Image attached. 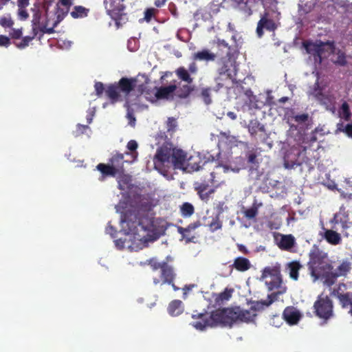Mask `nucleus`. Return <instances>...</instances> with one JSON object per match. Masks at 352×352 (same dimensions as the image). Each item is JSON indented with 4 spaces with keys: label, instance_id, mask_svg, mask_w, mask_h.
Segmentation results:
<instances>
[{
    "label": "nucleus",
    "instance_id": "1",
    "mask_svg": "<svg viewBox=\"0 0 352 352\" xmlns=\"http://www.w3.org/2000/svg\"><path fill=\"white\" fill-rule=\"evenodd\" d=\"M153 163L156 169L160 170L164 167L172 166L175 169H190L197 171L200 169L210 170L212 168L222 167L224 172L228 168L226 166H221L214 159L210 160H201L198 156L187 157V153L181 148H170L167 146L157 148L153 158Z\"/></svg>",
    "mask_w": 352,
    "mask_h": 352
},
{
    "label": "nucleus",
    "instance_id": "2",
    "mask_svg": "<svg viewBox=\"0 0 352 352\" xmlns=\"http://www.w3.org/2000/svg\"><path fill=\"white\" fill-rule=\"evenodd\" d=\"M256 314L255 310L241 309L239 307L219 309L208 314H193L192 318L199 319L192 325L197 329L203 331L206 327H214L219 324L232 327L236 322H250L254 320Z\"/></svg>",
    "mask_w": 352,
    "mask_h": 352
},
{
    "label": "nucleus",
    "instance_id": "3",
    "mask_svg": "<svg viewBox=\"0 0 352 352\" xmlns=\"http://www.w3.org/2000/svg\"><path fill=\"white\" fill-rule=\"evenodd\" d=\"M307 263L310 275L314 280L321 279L327 285V279L331 270L333 269L331 262L329 260L328 254L318 249L309 253Z\"/></svg>",
    "mask_w": 352,
    "mask_h": 352
},
{
    "label": "nucleus",
    "instance_id": "4",
    "mask_svg": "<svg viewBox=\"0 0 352 352\" xmlns=\"http://www.w3.org/2000/svg\"><path fill=\"white\" fill-rule=\"evenodd\" d=\"M152 205L148 201L142 202L138 211L127 210L121 217L122 223H126L129 230L134 234L138 226H141L144 230H150L153 221L147 215L141 217L140 211L148 212L151 210Z\"/></svg>",
    "mask_w": 352,
    "mask_h": 352
},
{
    "label": "nucleus",
    "instance_id": "5",
    "mask_svg": "<svg viewBox=\"0 0 352 352\" xmlns=\"http://www.w3.org/2000/svg\"><path fill=\"white\" fill-rule=\"evenodd\" d=\"M173 259L170 256L166 258V261H158L155 258H151L148 261V265L153 272L160 270V276H154L153 281L155 285H162L166 283H172L176 278V273L174 267L168 264V261Z\"/></svg>",
    "mask_w": 352,
    "mask_h": 352
},
{
    "label": "nucleus",
    "instance_id": "6",
    "mask_svg": "<svg viewBox=\"0 0 352 352\" xmlns=\"http://www.w3.org/2000/svg\"><path fill=\"white\" fill-rule=\"evenodd\" d=\"M126 0H104L103 4L107 14L115 21L117 28L121 27L128 21Z\"/></svg>",
    "mask_w": 352,
    "mask_h": 352
},
{
    "label": "nucleus",
    "instance_id": "7",
    "mask_svg": "<svg viewBox=\"0 0 352 352\" xmlns=\"http://www.w3.org/2000/svg\"><path fill=\"white\" fill-rule=\"evenodd\" d=\"M49 6L50 3L46 1H37L31 8L32 28H37L38 31L41 32L42 35L47 34V32H43L45 30L43 27L47 25L49 16L51 15L50 12H49ZM46 28H50V25H47Z\"/></svg>",
    "mask_w": 352,
    "mask_h": 352
},
{
    "label": "nucleus",
    "instance_id": "8",
    "mask_svg": "<svg viewBox=\"0 0 352 352\" xmlns=\"http://www.w3.org/2000/svg\"><path fill=\"white\" fill-rule=\"evenodd\" d=\"M313 309L316 316L324 322L333 317V300L327 295L323 294L319 295L314 303Z\"/></svg>",
    "mask_w": 352,
    "mask_h": 352
},
{
    "label": "nucleus",
    "instance_id": "9",
    "mask_svg": "<svg viewBox=\"0 0 352 352\" xmlns=\"http://www.w3.org/2000/svg\"><path fill=\"white\" fill-rule=\"evenodd\" d=\"M175 74L179 79L187 83L179 88L177 90V96L180 98H186L195 89L194 86L191 85L193 82V78L190 76L184 67H178L175 70Z\"/></svg>",
    "mask_w": 352,
    "mask_h": 352
},
{
    "label": "nucleus",
    "instance_id": "10",
    "mask_svg": "<svg viewBox=\"0 0 352 352\" xmlns=\"http://www.w3.org/2000/svg\"><path fill=\"white\" fill-rule=\"evenodd\" d=\"M306 148H304L301 151L298 147H292L288 150L284 156V166L286 168H294L296 166H300L303 162L304 155L302 152L305 153Z\"/></svg>",
    "mask_w": 352,
    "mask_h": 352
},
{
    "label": "nucleus",
    "instance_id": "11",
    "mask_svg": "<svg viewBox=\"0 0 352 352\" xmlns=\"http://www.w3.org/2000/svg\"><path fill=\"white\" fill-rule=\"evenodd\" d=\"M351 269V263L346 259L342 260L336 269L331 270L327 279V286L330 287L334 285L339 277H346L350 273Z\"/></svg>",
    "mask_w": 352,
    "mask_h": 352
},
{
    "label": "nucleus",
    "instance_id": "12",
    "mask_svg": "<svg viewBox=\"0 0 352 352\" xmlns=\"http://www.w3.org/2000/svg\"><path fill=\"white\" fill-rule=\"evenodd\" d=\"M69 10L65 8H60L59 4L56 5V10L54 12H50L49 19L47 22V25H50V28H46V25L43 27L45 30L44 32L47 34H53L54 32V28L65 18L68 13Z\"/></svg>",
    "mask_w": 352,
    "mask_h": 352
},
{
    "label": "nucleus",
    "instance_id": "13",
    "mask_svg": "<svg viewBox=\"0 0 352 352\" xmlns=\"http://www.w3.org/2000/svg\"><path fill=\"white\" fill-rule=\"evenodd\" d=\"M314 97L319 102L325 107L326 109L334 113L336 111V98L333 94H324L317 82L315 84Z\"/></svg>",
    "mask_w": 352,
    "mask_h": 352
},
{
    "label": "nucleus",
    "instance_id": "14",
    "mask_svg": "<svg viewBox=\"0 0 352 352\" xmlns=\"http://www.w3.org/2000/svg\"><path fill=\"white\" fill-rule=\"evenodd\" d=\"M216 85L214 87H204L201 89L200 97L204 102L206 104H210L212 102V93H218L222 88L224 87V84L221 82V77H217L214 79Z\"/></svg>",
    "mask_w": 352,
    "mask_h": 352
},
{
    "label": "nucleus",
    "instance_id": "15",
    "mask_svg": "<svg viewBox=\"0 0 352 352\" xmlns=\"http://www.w3.org/2000/svg\"><path fill=\"white\" fill-rule=\"evenodd\" d=\"M302 45L307 54L312 55L316 60L318 59L321 61L322 56L324 52V43L320 42L319 43H316L311 41H305L302 43Z\"/></svg>",
    "mask_w": 352,
    "mask_h": 352
},
{
    "label": "nucleus",
    "instance_id": "16",
    "mask_svg": "<svg viewBox=\"0 0 352 352\" xmlns=\"http://www.w3.org/2000/svg\"><path fill=\"white\" fill-rule=\"evenodd\" d=\"M267 16L268 13L265 12V14L261 16V19L257 23L256 34L260 38L263 35L264 28L270 32L274 31L276 29V25L274 20L268 19Z\"/></svg>",
    "mask_w": 352,
    "mask_h": 352
},
{
    "label": "nucleus",
    "instance_id": "17",
    "mask_svg": "<svg viewBox=\"0 0 352 352\" xmlns=\"http://www.w3.org/2000/svg\"><path fill=\"white\" fill-rule=\"evenodd\" d=\"M278 247L282 250H290L296 243L295 238L292 234H278L275 236Z\"/></svg>",
    "mask_w": 352,
    "mask_h": 352
},
{
    "label": "nucleus",
    "instance_id": "18",
    "mask_svg": "<svg viewBox=\"0 0 352 352\" xmlns=\"http://www.w3.org/2000/svg\"><path fill=\"white\" fill-rule=\"evenodd\" d=\"M217 50L214 52L217 59L232 58L231 47L224 40L218 38L216 41Z\"/></svg>",
    "mask_w": 352,
    "mask_h": 352
},
{
    "label": "nucleus",
    "instance_id": "19",
    "mask_svg": "<svg viewBox=\"0 0 352 352\" xmlns=\"http://www.w3.org/2000/svg\"><path fill=\"white\" fill-rule=\"evenodd\" d=\"M137 79L135 78L122 77L116 82L120 93L128 96L136 87Z\"/></svg>",
    "mask_w": 352,
    "mask_h": 352
},
{
    "label": "nucleus",
    "instance_id": "20",
    "mask_svg": "<svg viewBox=\"0 0 352 352\" xmlns=\"http://www.w3.org/2000/svg\"><path fill=\"white\" fill-rule=\"evenodd\" d=\"M218 68L217 72L220 76L226 75L228 78H232V73L230 71V68L232 67L233 63L231 60V58H223V59H217Z\"/></svg>",
    "mask_w": 352,
    "mask_h": 352
},
{
    "label": "nucleus",
    "instance_id": "21",
    "mask_svg": "<svg viewBox=\"0 0 352 352\" xmlns=\"http://www.w3.org/2000/svg\"><path fill=\"white\" fill-rule=\"evenodd\" d=\"M127 162V160L124 159V154L117 153L109 158L108 163L114 168L118 174H120L124 172V164Z\"/></svg>",
    "mask_w": 352,
    "mask_h": 352
},
{
    "label": "nucleus",
    "instance_id": "22",
    "mask_svg": "<svg viewBox=\"0 0 352 352\" xmlns=\"http://www.w3.org/2000/svg\"><path fill=\"white\" fill-rule=\"evenodd\" d=\"M177 89V85L175 84L169 85L166 87H160L157 88V91L155 94L157 99H168L169 98H172L173 93Z\"/></svg>",
    "mask_w": 352,
    "mask_h": 352
},
{
    "label": "nucleus",
    "instance_id": "23",
    "mask_svg": "<svg viewBox=\"0 0 352 352\" xmlns=\"http://www.w3.org/2000/svg\"><path fill=\"white\" fill-rule=\"evenodd\" d=\"M230 267L238 272H244L252 267V264L248 258L243 256H238L234 260Z\"/></svg>",
    "mask_w": 352,
    "mask_h": 352
},
{
    "label": "nucleus",
    "instance_id": "24",
    "mask_svg": "<svg viewBox=\"0 0 352 352\" xmlns=\"http://www.w3.org/2000/svg\"><path fill=\"white\" fill-rule=\"evenodd\" d=\"M120 91L116 82L109 84L106 86L105 95L109 98L111 103H115L120 100Z\"/></svg>",
    "mask_w": 352,
    "mask_h": 352
},
{
    "label": "nucleus",
    "instance_id": "25",
    "mask_svg": "<svg viewBox=\"0 0 352 352\" xmlns=\"http://www.w3.org/2000/svg\"><path fill=\"white\" fill-rule=\"evenodd\" d=\"M192 59L194 60L213 62L216 60V56L214 52H210L208 49H203L192 54Z\"/></svg>",
    "mask_w": 352,
    "mask_h": 352
},
{
    "label": "nucleus",
    "instance_id": "26",
    "mask_svg": "<svg viewBox=\"0 0 352 352\" xmlns=\"http://www.w3.org/2000/svg\"><path fill=\"white\" fill-rule=\"evenodd\" d=\"M285 320L290 324H296L300 318V314L294 307H288L283 311Z\"/></svg>",
    "mask_w": 352,
    "mask_h": 352
},
{
    "label": "nucleus",
    "instance_id": "27",
    "mask_svg": "<svg viewBox=\"0 0 352 352\" xmlns=\"http://www.w3.org/2000/svg\"><path fill=\"white\" fill-rule=\"evenodd\" d=\"M248 130L252 138H256L258 133H265V129L257 119L251 120L248 126Z\"/></svg>",
    "mask_w": 352,
    "mask_h": 352
},
{
    "label": "nucleus",
    "instance_id": "28",
    "mask_svg": "<svg viewBox=\"0 0 352 352\" xmlns=\"http://www.w3.org/2000/svg\"><path fill=\"white\" fill-rule=\"evenodd\" d=\"M201 226L200 221H196L190 224H189L186 228L178 227L177 231L178 232L182 235V237L186 239L187 242L192 241L194 239V236L189 237V233L195 230V229L199 228Z\"/></svg>",
    "mask_w": 352,
    "mask_h": 352
},
{
    "label": "nucleus",
    "instance_id": "29",
    "mask_svg": "<svg viewBox=\"0 0 352 352\" xmlns=\"http://www.w3.org/2000/svg\"><path fill=\"white\" fill-rule=\"evenodd\" d=\"M96 169L102 174L100 180L103 181L107 177H115L118 173L114 168L108 163H100L96 166Z\"/></svg>",
    "mask_w": 352,
    "mask_h": 352
},
{
    "label": "nucleus",
    "instance_id": "30",
    "mask_svg": "<svg viewBox=\"0 0 352 352\" xmlns=\"http://www.w3.org/2000/svg\"><path fill=\"white\" fill-rule=\"evenodd\" d=\"M322 237L327 241V243L333 245H338L342 241L340 234L332 230L324 229V232L322 235Z\"/></svg>",
    "mask_w": 352,
    "mask_h": 352
},
{
    "label": "nucleus",
    "instance_id": "31",
    "mask_svg": "<svg viewBox=\"0 0 352 352\" xmlns=\"http://www.w3.org/2000/svg\"><path fill=\"white\" fill-rule=\"evenodd\" d=\"M285 116H287L288 122L294 121L298 124H302L307 122L309 119L308 113L295 115L294 111L293 109H290L289 111H287Z\"/></svg>",
    "mask_w": 352,
    "mask_h": 352
},
{
    "label": "nucleus",
    "instance_id": "32",
    "mask_svg": "<svg viewBox=\"0 0 352 352\" xmlns=\"http://www.w3.org/2000/svg\"><path fill=\"white\" fill-rule=\"evenodd\" d=\"M184 311L182 302L179 300L171 301L168 307V312L172 316H177Z\"/></svg>",
    "mask_w": 352,
    "mask_h": 352
},
{
    "label": "nucleus",
    "instance_id": "33",
    "mask_svg": "<svg viewBox=\"0 0 352 352\" xmlns=\"http://www.w3.org/2000/svg\"><path fill=\"white\" fill-rule=\"evenodd\" d=\"M39 31H38L37 28H32V36H26L22 37V39L19 42H14V44L15 46L19 49H24L28 47L30 43L38 35Z\"/></svg>",
    "mask_w": 352,
    "mask_h": 352
},
{
    "label": "nucleus",
    "instance_id": "34",
    "mask_svg": "<svg viewBox=\"0 0 352 352\" xmlns=\"http://www.w3.org/2000/svg\"><path fill=\"white\" fill-rule=\"evenodd\" d=\"M287 291V287H284L283 288H281V289H278L276 292H273L270 294L267 295V299L261 300L259 303H261L262 305H264L265 307H269L270 305H272L274 302L276 301L278 298V296L280 295H282L285 294Z\"/></svg>",
    "mask_w": 352,
    "mask_h": 352
},
{
    "label": "nucleus",
    "instance_id": "35",
    "mask_svg": "<svg viewBox=\"0 0 352 352\" xmlns=\"http://www.w3.org/2000/svg\"><path fill=\"white\" fill-rule=\"evenodd\" d=\"M338 298L342 307L349 309V313L352 316V293L340 294Z\"/></svg>",
    "mask_w": 352,
    "mask_h": 352
},
{
    "label": "nucleus",
    "instance_id": "36",
    "mask_svg": "<svg viewBox=\"0 0 352 352\" xmlns=\"http://www.w3.org/2000/svg\"><path fill=\"white\" fill-rule=\"evenodd\" d=\"M301 267L302 265L298 261H292L287 264L289 276L292 279L294 280H297L298 279L299 270Z\"/></svg>",
    "mask_w": 352,
    "mask_h": 352
},
{
    "label": "nucleus",
    "instance_id": "37",
    "mask_svg": "<svg viewBox=\"0 0 352 352\" xmlns=\"http://www.w3.org/2000/svg\"><path fill=\"white\" fill-rule=\"evenodd\" d=\"M279 276H281V274L278 267H266L263 269L261 274V278L263 279Z\"/></svg>",
    "mask_w": 352,
    "mask_h": 352
},
{
    "label": "nucleus",
    "instance_id": "38",
    "mask_svg": "<svg viewBox=\"0 0 352 352\" xmlns=\"http://www.w3.org/2000/svg\"><path fill=\"white\" fill-rule=\"evenodd\" d=\"M265 285L269 291H273L274 289H281L285 286H283V279L281 276L270 278V280L265 281Z\"/></svg>",
    "mask_w": 352,
    "mask_h": 352
},
{
    "label": "nucleus",
    "instance_id": "39",
    "mask_svg": "<svg viewBox=\"0 0 352 352\" xmlns=\"http://www.w3.org/2000/svg\"><path fill=\"white\" fill-rule=\"evenodd\" d=\"M89 10L81 6H77L74 8L70 14L74 19L82 18L87 16Z\"/></svg>",
    "mask_w": 352,
    "mask_h": 352
},
{
    "label": "nucleus",
    "instance_id": "40",
    "mask_svg": "<svg viewBox=\"0 0 352 352\" xmlns=\"http://www.w3.org/2000/svg\"><path fill=\"white\" fill-rule=\"evenodd\" d=\"M138 146V144L135 140H131L127 143L126 147H127L128 150L131 151V153H129V152H125L124 154L131 155V158H132V160L131 161V162L136 160V159L138 157V153L136 151Z\"/></svg>",
    "mask_w": 352,
    "mask_h": 352
},
{
    "label": "nucleus",
    "instance_id": "41",
    "mask_svg": "<svg viewBox=\"0 0 352 352\" xmlns=\"http://www.w3.org/2000/svg\"><path fill=\"white\" fill-rule=\"evenodd\" d=\"M180 212L182 217H189L194 213L195 208L190 203L185 202L181 206Z\"/></svg>",
    "mask_w": 352,
    "mask_h": 352
},
{
    "label": "nucleus",
    "instance_id": "42",
    "mask_svg": "<svg viewBox=\"0 0 352 352\" xmlns=\"http://www.w3.org/2000/svg\"><path fill=\"white\" fill-rule=\"evenodd\" d=\"M339 113L340 117L346 121H349L351 119V113L349 105L346 101L342 104Z\"/></svg>",
    "mask_w": 352,
    "mask_h": 352
},
{
    "label": "nucleus",
    "instance_id": "43",
    "mask_svg": "<svg viewBox=\"0 0 352 352\" xmlns=\"http://www.w3.org/2000/svg\"><path fill=\"white\" fill-rule=\"evenodd\" d=\"M258 212V206H257L256 204H254L251 208L245 209L243 211L244 216L248 219H254Z\"/></svg>",
    "mask_w": 352,
    "mask_h": 352
},
{
    "label": "nucleus",
    "instance_id": "44",
    "mask_svg": "<svg viewBox=\"0 0 352 352\" xmlns=\"http://www.w3.org/2000/svg\"><path fill=\"white\" fill-rule=\"evenodd\" d=\"M232 292H233V289H226L223 292H221L218 295V297L216 298V300L217 302H219V301L223 302L224 300H228L232 296Z\"/></svg>",
    "mask_w": 352,
    "mask_h": 352
},
{
    "label": "nucleus",
    "instance_id": "45",
    "mask_svg": "<svg viewBox=\"0 0 352 352\" xmlns=\"http://www.w3.org/2000/svg\"><path fill=\"white\" fill-rule=\"evenodd\" d=\"M208 226L211 231L214 232L222 227V223L219 220V217L217 216L214 218L212 221L208 224Z\"/></svg>",
    "mask_w": 352,
    "mask_h": 352
},
{
    "label": "nucleus",
    "instance_id": "46",
    "mask_svg": "<svg viewBox=\"0 0 352 352\" xmlns=\"http://www.w3.org/2000/svg\"><path fill=\"white\" fill-rule=\"evenodd\" d=\"M14 25V21L10 16H2L0 18V25L3 28H12Z\"/></svg>",
    "mask_w": 352,
    "mask_h": 352
},
{
    "label": "nucleus",
    "instance_id": "47",
    "mask_svg": "<svg viewBox=\"0 0 352 352\" xmlns=\"http://www.w3.org/2000/svg\"><path fill=\"white\" fill-rule=\"evenodd\" d=\"M157 12V10L153 8H149L146 9V10L144 11V20L146 22H150L152 18L155 15V14Z\"/></svg>",
    "mask_w": 352,
    "mask_h": 352
},
{
    "label": "nucleus",
    "instance_id": "48",
    "mask_svg": "<svg viewBox=\"0 0 352 352\" xmlns=\"http://www.w3.org/2000/svg\"><path fill=\"white\" fill-rule=\"evenodd\" d=\"M215 190L214 188H210L207 191H197L198 195L199 196L200 199L204 201H208L210 199V195L213 194Z\"/></svg>",
    "mask_w": 352,
    "mask_h": 352
},
{
    "label": "nucleus",
    "instance_id": "49",
    "mask_svg": "<svg viewBox=\"0 0 352 352\" xmlns=\"http://www.w3.org/2000/svg\"><path fill=\"white\" fill-rule=\"evenodd\" d=\"M9 35H10V38L19 39L22 37L23 29L22 28H19V29L12 28L11 30V31L10 32Z\"/></svg>",
    "mask_w": 352,
    "mask_h": 352
},
{
    "label": "nucleus",
    "instance_id": "50",
    "mask_svg": "<svg viewBox=\"0 0 352 352\" xmlns=\"http://www.w3.org/2000/svg\"><path fill=\"white\" fill-rule=\"evenodd\" d=\"M94 88L96 94L99 98L102 96L104 91L105 92L106 87H104V84L101 82H96L94 85Z\"/></svg>",
    "mask_w": 352,
    "mask_h": 352
},
{
    "label": "nucleus",
    "instance_id": "51",
    "mask_svg": "<svg viewBox=\"0 0 352 352\" xmlns=\"http://www.w3.org/2000/svg\"><path fill=\"white\" fill-rule=\"evenodd\" d=\"M167 131L174 132L177 126V122L174 118H168L166 122Z\"/></svg>",
    "mask_w": 352,
    "mask_h": 352
},
{
    "label": "nucleus",
    "instance_id": "52",
    "mask_svg": "<svg viewBox=\"0 0 352 352\" xmlns=\"http://www.w3.org/2000/svg\"><path fill=\"white\" fill-rule=\"evenodd\" d=\"M18 15L21 20L27 19L29 16V14L26 8L18 7Z\"/></svg>",
    "mask_w": 352,
    "mask_h": 352
},
{
    "label": "nucleus",
    "instance_id": "53",
    "mask_svg": "<svg viewBox=\"0 0 352 352\" xmlns=\"http://www.w3.org/2000/svg\"><path fill=\"white\" fill-rule=\"evenodd\" d=\"M11 44L10 38L5 36L0 35V46L8 47Z\"/></svg>",
    "mask_w": 352,
    "mask_h": 352
},
{
    "label": "nucleus",
    "instance_id": "54",
    "mask_svg": "<svg viewBox=\"0 0 352 352\" xmlns=\"http://www.w3.org/2000/svg\"><path fill=\"white\" fill-rule=\"evenodd\" d=\"M189 74H196L198 72V67L195 61L192 62L188 65V69H186Z\"/></svg>",
    "mask_w": 352,
    "mask_h": 352
},
{
    "label": "nucleus",
    "instance_id": "55",
    "mask_svg": "<svg viewBox=\"0 0 352 352\" xmlns=\"http://www.w3.org/2000/svg\"><path fill=\"white\" fill-rule=\"evenodd\" d=\"M335 63L339 65L340 66H344L346 65L347 61L346 60V57L344 54H340L338 56L337 60L335 61Z\"/></svg>",
    "mask_w": 352,
    "mask_h": 352
},
{
    "label": "nucleus",
    "instance_id": "56",
    "mask_svg": "<svg viewBox=\"0 0 352 352\" xmlns=\"http://www.w3.org/2000/svg\"><path fill=\"white\" fill-rule=\"evenodd\" d=\"M210 188H209V185L206 183H200L196 187H195V190L196 191H201V192H204V191H207L210 189Z\"/></svg>",
    "mask_w": 352,
    "mask_h": 352
},
{
    "label": "nucleus",
    "instance_id": "57",
    "mask_svg": "<svg viewBox=\"0 0 352 352\" xmlns=\"http://www.w3.org/2000/svg\"><path fill=\"white\" fill-rule=\"evenodd\" d=\"M57 4H59L60 6H63L65 8V9L69 10V7L72 5V1L71 0H60Z\"/></svg>",
    "mask_w": 352,
    "mask_h": 352
},
{
    "label": "nucleus",
    "instance_id": "58",
    "mask_svg": "<svg viewBox=\"0 0 352 352\" xmlns=\"http://www.w3.org/2000/svg\"><path fill=\"white\" fill-rule=\"evenodd\" d=\"M343 131L349 137H352V124H347Z\"/></svg>",
    "mask_w": 352,
    "mask_h": 352
},
{
    "label": "nucleus",
    "instance_id": "59",
    "mask_svg": "<svg viewBox=\"0 0 352 352\" xmlns=\"http://www.w3.org/2000/svg\"><path fill=\"white\" fill-rule=\"evenodd\" d=\"M29 5V0H17V6L27 8Z\"/></svg>",
    "mask_w": 352,
    "mask_h": 352
},
{
    "label": "nucleus",
    "instance_id": "60",
    "mask_svg": "<svg viewBox=\"0 0 352 352\" xmlns=\"http://www.w3.org/2000/svg\"><path fill=\"white\" fill-rule=\"evenodd\" d=\"M107 231L108 233H109L111 234L112 238L116 237V234L117 233V231H116V230L113 226H109L107 228Z\"/></svg>",
    "mask_w": 352,
    "mask_h": 352
},
{
    "label": "nucleus",
    "instance_id": "61",
    "mask_svg": "<svg viewBox=\"0 0 352 352\" xmlns=\"http://www.w3.org/2000/svg\"><path fill=\"white\" fill-rule=\"evenodd\" d=\"M166 2V0H155L154 5L157 8H161L165 4Z\"/></svg>",
    "mask_w": 352,
    "mask_h": 352
},
{
    "label": "nucleus",
    "instance_id": "62",
    "mask_svg": "<svg viewBox=\"0 0 352 352\" xmlns=\"http://www.w3.org/2000/svg\"><path fill=\"white\" fill-rule=\"evenodd\" d=\"M194 287V285H185L183 288L184 291V296L187 295V294Z\"/></svg>",
    "mask_w": 352,
    "mask_h": 352
},
{
    "label": "nucleus",
    "instance_id": "63",
    "mask_svg": "<svg viewBox=\"0 0 352 352\" xmlns=\"http://www.w3.org/2000/svg\"><path fill=\"white\" fill-rule=\"evenodd\" d=\"M256 154H254V153L249 154V155L248 157V162L252 163V164L254 163L256 161Z\"/></svg>",
    "mask_w": 352,
    "mask_h": 352
},
{
    "label": "nucleus",
    "instance_id": "64",
    "mask_svg": "<svg viewBox=\"0 0 352 352\" xmlns=\"http://www.w3.org/2000/svg\"><path fill=\"white\" fill-rule=\"evenodd\" d=\"M227 116L232 120H236V115L234 112L233 111H228L227 113Z\"/></svg>",
    "mask_w": 352,
    "mask_h": 352
}]
</instances>
